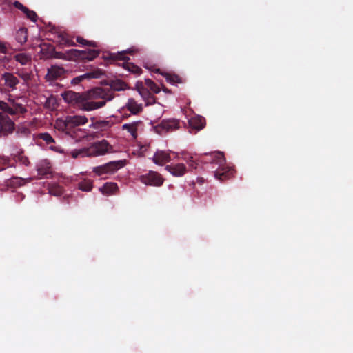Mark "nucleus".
I'll list each match as a JSON object with an SVG mask.
<instances>
[{"mask_svg": "<svg viewBox=\"0 0 353 353\" xmlns=\"http://www.w3.org/2000/svg\"><path fill=\"white\" fill-rule=\"evenodd\" d=\"M188 165L192 169H196L199 163L193 159V157H190V160L188 161Z\"/></svg>", "mask_w": 353, "mask_h": 353, "instance_id": "40", "label": "nucleus"}, {"mask_svg": "<svg viewBox=\"0 0 353 353\" xmlns=\"http://www.w3.org/2000/svg\"><path fill=\"white\" fill-rule=\"evenodd\" d=\"M17 74L24 81H29L31 79V74L24 70H21L17 72Z\"/></svg>", "mask_w": 353, "mask_h": 353, "instance_id": "34", "label": "nucleus"}, {"mask_svg": "<svg viewBox=\"0 0 353 353\" xmlns=\"http://www.w3.org/2000/svg\"><path fill=\"white\" fill-rule=\"evenodd\" d=\"M173 153L172 151L157 150L153 156L152 161L157 165H163L171 161L170 154Z\"/></svg>", "mask_w": 353, "mask_h": 353, "instance_id": "11", "label": "nucleus"}, {"mask_svg": "<svg viewBox=\"0 0 353 353\" xmlns=\"http://www.w3.org/2000/svg\"><path fill=\"white\" fill-rule=\"evenodd\" d=\"M23 13L26 14V17L28 19H29L30 21H32V22L37 21L38 16L34 11L31 10L28 8V10Z\"/></svg>", "mask_w": 353, "mask_h": 353, "instance_id": "33", "label": "nucleus"}, {"mask_svg": "<svg viewBox=\"0 0 353 353\" xmlns=\"http://www.w3.org/2000/svg\"><path fill=\"white\" fill-rule=\"evenodd\" d=\"M189 124L191 128L196 130H200L205 127V119L201 116H196L189 120Z\"/></svg>", "mask_w": 353, "mask_h": 353, "instance_id": "16", "label": "nucleus"}, {"mask_svg": "<svg viewBox=\"0 0 353 353\" xmlns=\"http://www.w3.org/2000/svg\"><path fill=\"white\" fill-rule=\"evenodd\" d=\"M190 155H187L185 154H184V156L182 157L183 160L186 161V163H188V161L190 160Z\"/></svg>", "mask_w": 353, "mask_h": 353, "instance_id": "46", "label": "nucleus"}, {"mask_svg": "<svg viewBox=\"0 0 353 353\" xmlns=\"http://www.w3.org/2000/svg\"><path fill=\"white\" fill-rule=\"evenodd\" d=\"M99 190L103 194L108 195L114 194L118 190V186L115 183H105Z\"/></svg>", "mask_w": 353, "mask_h": 353, "instance_id": "20", "label": "nucleus"}, {"mask_svg": "<svg viewBox=\"0 0 353 353\" xmlns=\"http://www.w3.org/2000/svg\"><path fill=\"white\" fill-rule=\"evenodd\" d=\"M111 145L106 140L94 142L86 150H82L80 153L86 156H99L110 152L112 150Z\"/></svg>", "mask_w": 353, "mask_h": 353, "instance_id": "6", "label": "nucleus"}, {"mask_svg": "<svg viewBox=\"0 0 353 353\" xmlns=\"http://www.w3.org/2000/svg\"><path fill=\"white\" fill-rule=\"evenodd\" d=\"M88 121V118L84 115H68L64 119H57L54 127L71 138L77 139L81 137L79 134L82 132L79 127L86 124Z\"/></svg>", "mask_w": 353, "mask_h": 353, "instance_id": "2", "label": "nucleus"}, {"mask_svg": "<svg viewBox=\"0 0 353 353\" xmlns=\"http://www.w3.org/2000/svg\"><path fill=\"white\" fill-rule=\"evenodd\" d=\"M30 179H23L19 176L12 177L10 179V186L17 188L24 185L27 181H30Z\"/></svg>", "mask_w": 353, "mask_h": 353, "instance_id": "29", "label": "nucleus"}, {"mask_svg": "<svg viewBox=\"0 0 353 353\" xmlns=\"http://www.w3.org/2000/svg\"><path fill=\"white\" fill-rule=\"evenodd\" d=\"M41 53L43 54V58L48 59L53 56L54 52V48L53 46L48 43H43L40 46Z\"/></svg>", "mask_w": 353, "mask_h": 353, "instance_id": "22", "label": "nucleus"}, {"mask_svg": "<svg viewBox=\"0 0 353 353\" xmlns=\"http://www.w3.org/2000/svg\"><path fill=\"white\" fill-rule=\"evenodd\" d=\"M141 124V121H134L130 123H125L122 125V129L127 130L134 139H136L137 137V128Z\"/></svg>", "mask_w": 353, "mask_h": 353, "instance_id": "19", "label": "nucleus"}, {"mask_svg": "<svg viewBox=\"0 0 353 353\" xmlns=\"http://www.w3.org/2000/svg\"><path fill=\"white\" fill-rule=\"evenodd\" d=\"M0 52L1 53H6L7 52V48L6 47L5 44L0 41Z\"/></svg>", "mask_w": 353, "mask_h": 353, "instance_id": "44", "label": "nucleus"}, {"mask_svg": "<svg viewBox=\"0 0 353 353\" xmlns=\"http://www.w3.org/2000/svg\"><path fill=\"white\" fill-rule=\"evenodd\" d=\"M10 159L6 157H0V171L3 170L9 163Z\"/></svg>", "mask_w": 353, "mask_h": 353, "instance_id": "35", "label": "nucleus"}, {"mask_svg": "<svg viewBox=\"0 0 353 353\" xmlns=\"http://www.w3.org/2000/svg\"><path fill=\"white\" fill-rule=\"evenodd\" d=\"M163 90H164L165 92H167V90H167V88H164V89H163Z\"/></svg>", "mask_w": 353, "mask_h": 353, "instance_id": "47", "label": "nucleus"}, {"mask_svg": "<svg viewBox=\"0 0 353 353\" xmlns=\"http://www.w3.org/2000/svg\"><path fill=\"white\" fill-rule=\"evenodd\" d=\"M149 89L154 93L157 94L160 92L159 87L154 82V85H151Z\"/></svg>", "mask_w": 353, "mask_h": 353, "instance_id": "42", "label": "nucleus"}, {"mask_svg": "<svg viewBox=\"0 0 353 353\" xmlns=\"http://www.w3.org/2000/svg\"><path fill=\"white\" fill-rule=\"evenodd\" d=\"M77 42H78L79 43L83 45V46H91V47H97V43L95 41H87L81 37H77Z\"/></svg>", "mask_w": 353, "mask_h": 353, "instance_id": "32", "label": "nucleus"}, {"mask_svg": "<svg viewBox=\"0 0 353 353\" xmlns=\"http://www.w3.org/2000/svg\"><path fill=\"white\" fill-rule=\"evenodd\" d=\"M12 105H10L9 114L14 115L18 113H25L27 110L26 108L20 103H16L14 100L11 101Z\"/></svg>", "mask_w": 353, "mask_h": 353, "instance_id": "21", "label": "nucleus"}, {"mask_svg": "<svg viewBox=\"0 0 353 353\" xmlns=\"http://www.w3.org/2000/svg\"><path fill=\"white\" fill-rule=\"evenodd\" d=\"M126 160L110 161L100 166L93 168V172L99 176L112 174L126 165Z\"/></svg>", "mask_w": 353, "mask_h": 353, "instance_id": "7", "label": "nucleus"}, {"mask_svg": "<svg viewBox=\"0 0 353 353\" xmlns=\"http://www.w3.org/2000/svg\"><path fill=\"white\" fill-rule=\"evenodd\" d=\"M13 6H14L16 8H17V9L20 10H21V12H25L26 11H27V10H28V8H27L26 6H23V5L21 3H20L19 1H14V2L13 3Z\"/></svg>", "mask_w": 353, "mask_h": 353, "instance_id": "37", "label": "nucleus"}, {"mask_svg": "<svg viewBox=\"0 0 353 353\" xmlns=\"http://www.w3.org/2000/svg\"><path fill=\"white\" fill-rule=\"evenodd\" d=\"M125 106L127 109L133 114H138L143 110L142 105L137 103L133 98L128 99Z\"/></svg>", "mask_w": 353, "mask_h": 353, "instance_id": "17", "label": "nucleus"}, {"mask_svg": "<svg viewBox=\"0 0 353 353\" xmlns=\"http://www.w3.org/2000/svg\"><path fill=\"white\" fill-rule=\"evenodd\" d=\"M162 76H163L166 81L170 83L175 84V83H182V80L181 77L175 74H170L168 72H162L161 73Z\"/></svg>", "mask_w": 353, "mask_h": 353, "instance_id": "26", "label": "nucleus"}, {"mask_svg": "<svg viewBox=\"0 0 353 353\" xmlns=\"http://www.w3.org/2000/svg\"><path fill=\"white\" fill-rule=\"evenodd\" d=\"M165 169L174 176H182L188 171L186 166L183 163H176L167 165Z\"/></svg>", "mask_w": 353, "mask_h": 353, "instance_id": "12", "label": "nucleus"}, {"mask_svg": "<svg viewBox=\"0 0 353 353\" xmlns=\"http://www.w3.org/2000/svg\"><path fill=\"white\" fill-rule=\"evenodd\" d=\"M65 73V70L63 67L59 65H52L50 68L48 69L46 78L50 81L57 80L64 76Z\"/></svg>", "mask_w": 353, "mask_h": 353, "instance_id": "13", "label": "nucleus"}, {"mask_svg": "<svg viewBox=\"0 0 353 353\" xmlns=\"http://www.w3.org/2000/svg\"><path fill=\"white\" fill-rule=\"evenodd\" d=\"M38 138L44 141L47 144L54 143V139L48 132L40 133L38 134Z\"/></svg>", "mask_w": 353, "mask_h": 353, "instance_id": "31", "label": "nucleus"}, {"mask_svg": "<svg viewBox=\"0 0 353 353\" xmlns=\"http://www.w3.org/2000/svg\"><path fill=\"white\" fill-rule=\"evenodd\" d=\"M137 89L138 90V92H139L140 95L144 98V99H146V98H153L152 96H151V94L150 93V92L148 91V90L145 88H144V86L143 85L142 83H137Z\"/></svg>", "mask_w": 353, "mask_h": 353, "instance_id": "30", "label": "nucleus"}, {"mask_svg": "<svg viewBox=\"0 0 353 353\" xmlns=\"http://www.w3.org/2000/svg\"><path fill=\"white\" fill-rule=\"evenodd\" d=\"M14 130V123L8 116L3 112H0V137H6L12 134Z\"/></svg>", "mask_w": 353, "mask_h": 353, "instance_id": "9", "label": "nucleus"}, {"mask_svg": "<svg viewBox=\"0 0 353 353\" xmlns=\"http://www.w3.org/2000/svg\"><path fill=\"white\" fill-rule=\"evenodd\" d=\"M28 38V30L26 28H21L16 32V40L18 43L23 44L26 42Z\"/></svg>", "mask_w": 353, "mask_h": 353, "instance_id": "25", "label": "nucleus"}, {"mask_svg": "<svg viewBox=\"0 0 353 353\" xmlns=\"http://www.w3.org/2000/svg\"><path fill=\"white\" fill-rule=\"evenodd\" d=\"M50 193L54 196H59L62 193V189L61 187H56L50 190Z\"/></svg>", "mask_w": 353, "mask_h": 353, "instance_id": "41", "label": "nucleus"}, {"mask_svg": "<svg viewBox=\"0 0 353 353\" xmlns=\"http://www.w3.org/2000/svg\"><path fill=\"white\" fill-rule=\"evenodd\" d=\"M145 83L146 86L148 87V88H149L151 85H154V81L150 79H145Z\"/></svg>", "mask_w": 353, "mask_h": 353, "instance_id": "45", "label": "nucleus"}, {"mask_svg": "<svg viewBox=\"0 0 353 353\" xmlns=\"http://www.w3.org/2000/svg\"><path fill=\"white\" fill-rule=\"evenodd\" d=\"M0 109L9 114L10 105L3 101H0Z\"/></svg>", "mask_w": 353, "mask_h": 353, "instance_id": "39", "label": "nucleus"}, {"mask_svg": "<svg viewBox=\"0 0 353 353\" xmlns=\"http://www.w3.org/2000/svg\"><path fill=\"white\" fill-rule=\"evenodd\" d=\"M140 181L146 185L160 187L163 184L165 179L159 172L150 170L148 173L141 175Z\"/></svg>", "mask_w": 353, "mask_h": 353, "instance_id": "8", "label": "nucleus"}, {"mask_svg": "<svg viewBox=\"0 0 353 353\" xmlns=\"http://www.w3.org/2000/svg\"><path fill=\"white\" fill-rule=\"evenodd\" d=\"M1 78L4 80V85L11 90H15L19 83V79L12 73L5 72L2 74Z\"/></svg>", "mask_w": 353, "mask_h": 353, "instance_id": "14", "label": "nucleus"}, {"mask_svg": "<svg viewBox=\"0 0 353 353\" xmlns=\"http://www.w3.org/2000/svg\"><path fill=\"white\" fill-rule=\"evenodd\" d=\"M144 67L145 68L148 69L150 71H152V72H157V73H160V74L161 73L160 72V69L159 68H157L154 65H152V64L146 63L144 64Z\"/></svg>", "mask_w": 353, "mask_h": 353, "instance_id": "38", "label": "nucleus"}, {"mask_svg": "<svg viewBox=\"0 0 353 353\" xmlns=\"http://www.w3.org/2000/svg\"><path fill=\"white\" fill-rule=\"evenodd\" d=\"M12 158L16 162H19L23 165L28 166L30 165L28 157L24 154V151L22 149H20L17 153L13 154Z\"/></svg>", "mask_w": 353, "mask_h": 353, "instance_id": "18", "label": "nucleus"}, {"mask_svg": "<svg viewBox=\"0 0 353 353\" xmlns=\"http://www.w3.org/2000/svg\"><path fill=\"white\" fill-rule=\"evenodd\" d=\"M99 55L98 50H80L77 49H71L65 53L56 52L53 54L52 57L57 59H69L74 61H83L84 62L92 61L94 58Z\"/></svg>", "mask_w": 353, "mask_h": 353, "instance_id": "3", "label": "nucleus"}, {"mask_svg": "<svg viewBox=\"0 0 353 353\" xmlns=\"http://www.w3.org/2000/svg\"><path fill=\"white\" fill-rule=\"evenodd\" d=\"M179 128V121L177 119H172L163 120L159 124L154 127L155 131L159 134H163Z\"/></svg>", "mask_w": 353, "mask_h": 353, "instance_id": "10", "label": "nucleus"}, {"mask_svg": "<svg viewBox=\"0 0 353 353\" xmlns=\"http://www.w3.org/2000/svg\"><path fill=\"white\" fill-rule=\"evenodd\" d=\"M126 84L117 80L112 82L110 88H94L85 92L67 90L61 94L63 99L71 105L83 111H92L103 107L114 98V91L125 89Z\"/></svg>", "mask_w": 353, "mask_h": 353, "instance_id": "1", "label": "nucleus"}, {"mask_svg": "<svg viewBox=\"0 0 353 353\" xmlns=\"http://www.w3.org/2000/svg\"><path fill=\"white\" fill-rule=\"evenodd\" d=\"M78 188L83 192H90L93 188L92 181L90 179H83L78 183Z\"/></svg>", "mask_w": 353, "mask_h": 353, "instance_id": "27", "label": "nucleus"}, {"mask_svg": "<svg viewBox=\"0 0 353 353\" xmlns=\"http://www.w3.org/2000/svg\"><path fill=\"white\" fill-rule=\"evenodd\" d=\"M112 125V123L109 121H99L93 123V128L97 130H106Z\"/></svg>", "mask_w": 353, "mask_h": 353, "instance_id": "28", "label": "nucleus"}, {"mask_svg": "<svg viewBox=\"0 0 353 353\" xmlns=\"http://www.w3.org/2000/svg\"><path fill=\"white\" fill-rule=\"evenodd\" d=\"M14 59L23 65H28L31 63V56L27 53H18L14 55Z\"/></svg>", "mask_w": 353, "mask_h": 353, "instance_id": "23", "label": "nucleus"}, {"mask_svg": "<svg viewBox=\"0 0 353 353\" xmlns=\"http://www.w3.org/2000/svg\"><path fill=\"white\" fill-rule=\"evenodd\" d=\"M85 75H82V76H79V77H78L74 78V79L72 80L71 83H72V84H77V83H79V82H81V81L85 78Z\"/></svg>", "mask_w": 353, "mask_h": 353, "instance_id": "43", "label": "nucleus"}, {"mask_svg": "<svg viewBox=\"0 0 353 353\" xmlns=\"http://www.w3.org/2000/svg\"><path fill=\"white\" fill-rule=\"evenodd\" d=\"M16 134L18 135V137H19L21 134H23L24 136H28L30 134V130L24 127L19 128L16 131Z\"/></svg>", "mask_w": 353, "mask_h": 353, "instance_id": "36", "label": "nucleus"}, {"mask_svg": "<svg viewBox=\"0 0 353 353\" xmlns=\"http://www.w3.org/2000/svg\"><path fill=\"white\" fill-rule=\"evenodd\" d=\"M210 155L212 157L211 162L219 165L217 170L214 172V176L221 181L230 179L234 175V170L230 167L224 165L225 159L223 153L216 152L211 153Z\"/></svg>", "mask_w": 353, "mask_h": 353, "instance_id": "5", "label": "nucleus"}, {"mask_svg": "<svg viewBox=\"0 0 353 353\" xmlns=\"http://www.w3.org/2000/svg\"><path fill=\"white\" fill-rule=\"evenodd\" d=\"M134 52L133 50H123L121 52H106L103 54V57L105 60H109L112 61H123L122 66L124 69L135 74H139L142 70L139 66L134 65L132 63L128 62L130 59L126 56L127 54H132Z\"/></svg>", "mask_w": 353, "mask_h": 353, "instance_id": "4", "label": "nucleus"}, {"mask_svg": "<svg viewBox=\"0 0 353 353\" xmlns=\"http://www.w3.org/2000/svg\"><path fill=\"white\" fill-rule=\"evenodd\" d=\"M59 42L61 45L66 46H74L75 43L70 38L69 35L65 32H59L58 34Z\"/></svg>", "mask_w": 353, "mask_h": 353, "instance_id": "24", "label": "nucleus"}, {"mask_svg": "<svg viewBox=\"0 0 353 353\" xmlns=\"http://www.w3.org/2000/svg\"><path fill=\"white\" fill-rule=\"evenodd\" d=\"M38 175L41 177L46 176L51 174L50 162L47 159L39 161L36 165Z\"/></svg>", "mask_w": 353, "mask_h": 353, "instance_id": "15", "label": "nucleus"}]
</instances>
